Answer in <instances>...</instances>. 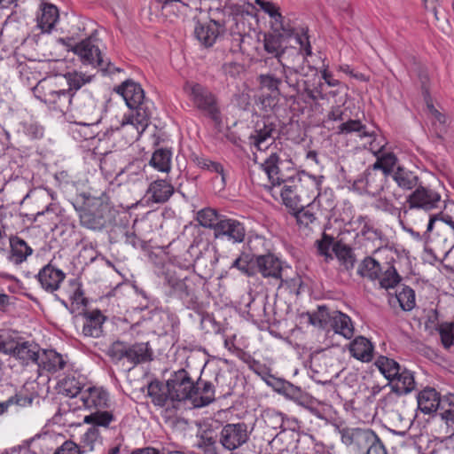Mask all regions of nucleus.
<instances>
[{
    "label": "nucleus",
    "mask_w": 454,
    "mask_h": 454,
    "mask_svg": "<svg viewBox=\"0 0 454 454\" xmlns=\"http://www.w3.org/2000/svg\"><path fill=\"white\" fill-rule=\"evenodd\" d=\"M340 434L341 442L352 454H365L378 437L373 431L361 428H343Z\"/></svg>",
    "instance_id": "nucleus-11"
},
{
    "label": "nucleus",
    "mask_w": 454,
    "mask_h": 454,
    "mask_svg": "<svg viewBox=\"0 0 454 454\" xmlns=\"http://www.w3.org/2000/svg\"><path fill=\"white\" fill-rule=\"evenodd\" d=\"M295 41L300 45V50L297 51L296 49H293V53L297 56L301 53L305 57L310 56L312 54L311 45L307 35V31H302L301 34H297L295 35Z\"/></svg>",
    "instance_id": "nucleus-63"
},
{
    "label": "nucleus",
    "mask_w": 454,
    "mask_h": 454,
    "mask_svg": "<svg viewBox=\"0 0 454 454\" xmlns=\"http://www.w3.org/2000/svg\"><path fill=\"white\" fill-rule=\"evenodd\" d=\"M391 176L396 184L403 190H411L417 187L419 180L414 172L401 166L396 168Z\"/></svg>",
    "instance_id": "nucleus-36"
},
{
    "label": "nucleus",
    "mask_w": 454,
    "mask_h": 454,
    "mask_svg": "<svg viewBox=\"0 0 454 454\" xmlns=\"http://www.w3.org/2000/svg\"><path fill=\"white\" fill-rule=\"evenodd\" d=\"M330 326L333 329L334 333L346 339H351L354 335V325L351 318L340 311H333L331 313Z\"/></svg>",
    "instance_id": "nucleus-32"
},
{
    "label": "nucleus",
    "mask_w": 454,
    "mask_h": 454,
    "mask_svg": "<svg viewBox=\"0 0 454 454\" xmlns=\"http://www.w3.org/2000/svg\"><path fill=\"white\" fill-rule=\"evenodd\" d=\"M387 177L388 176L372 165L355 181L354 185L371 196H377L387 188Z\"/></svg>",
    "instance_id": "nucleus-15"
},
{
    "label": "nucleus",
    "mask_w": 454,
    "mask_h": 454,
    "mask_svg": "<svg viewBox=\"0 0 454 454\" xmlns=\"http://www.w3.org/2000/svg\"><path fill=\"white\" fill-rule=\"evenodd\" d=\"M441 201V195L435 191L418 186L407 198V203L411 209L418 208L431 210L436 208Z\"/></svg>",
    "instance_id": "nucleus-17"
},
{
    "label": "nucleus",
    "mask_w": 454,
    "mask_h": 454,
    "mask_svg": "<svg viewBox=\"0 0 454 454\" xmlns=\"http://www.w3.org/2000/svg\"><path fill=\"white\" fill-rule=\"evenodd\" d=\"M64 78L69 86L67 90H69L70 93H73V90L77 92L83 85L90 83L92 81L93 76L82 72L73 71L65 74Z\"/></svg>",
    "instance_id": "nucleus-48"
},
{
    "label": "nucleus",
    "mask_w": 454,
    "mask_h": 454,
    "mask_svg": "<svg viewBox=\"0 0 454 454\" xmlns=\"http://www.w3.org/2000/svg\"><path fill=\"white\" fill-rule=\"evenodd\" d=\"M286 41L278 34L269 33L264 35L263 48L267 53L277 59L278 64L286 60V54L288 48L283 46Z\"/></svg>",
    "instance_id": "nucleus-27"
},
{
    "label": "nucleus",
    "mask_w": 454,
    "mask_h": 454,
    "mask_svg": "<svg viewBox=\"0 0 454 454\" xmlns=\"http://www.w3.org/2000/svg\"><path fill=\"white\" fill-rule=\"evenodd\" d=\"M442 410L440 416L446 425L454 420V395L450 394L445 395L442 399Z\"/></svg>",
    "instance_id": "nucleus-60"
},
{
    "label": "nucleus",
    "mask_w": 454,
    "mask_h": 454,
    "mask_svg": "<svg viewBox=\"0 0 454 454\" xmlns=\"http://www.w3.org/2000/svg\"><path fill=\"white\" fill-rule=\"evenodd\" d=\"M246 237V228L239 221L226 215L220 217L214 231L215 239H226L233 244L242 243Z\"/></svg>",
    "instance_id": "nucleus-16"
},
{
    "label": "nucleus",
    "mask_w": 454,
    "mask_h": 454,
    "mask_svg": "<svg viewBox=\"0 0 454 454\" xmlns=\"http://www.w3.org/2000/svg\"><path fill=\"white\" fill-rule=\"evenodd\" d=\"M215 400V388L211 382L199 380L194 384V396L192 398L195 407H203L211 403Z\"/></svg>",
    "instance_id": "nucleus-30"
},
{
    "label": "nucleus",
    "mask_w": 454,
    "mask_h": 454,
    "mask_svg": "<svg viewBox=\"0 0 454 454\" xmlns=\"http://www.w3.org/2000/svg\"><path fill=\"white\" fill-rule=\"evenodd\" d=\"M338 135H348L357 133L360 138L372 137L374 136V130H369L359 120H348L337 127Z\"/></svg>",
    "instance_id": "nucleus-37"
},
{
    "label": "nucleus",
    "mask_w": 454,
    "mask_h": 454,
    "mask_svg": "<svg viewBox=\"0 0 454 454\" xmlns=\"http://www.w3.org/2000/svg\"><path fill=\"white\" fill-rule=\"evenodd\" d=\"M147 393L153 405L163 409L168 416H172L178 409L167 383L151 381L147 387Z\"/></svg>",
    "instance_id": "nucleus-14"
},
{
    "label": "nucleus",
    "mask_w": 454,
    "mask_h": 454,
    "mask_svg": "<svg viewBox=\"0 0 454 454\" xmlns=\"http://www.w3.org/2000/svg\"><path fill=\"white\" fill-rule=\"evenodd\" d=\"M276 126L269 120L257 122L254 131L250 135V144L259 151L267 149L274 142Z\"/></svg>",
    "instance_id": "nucleus-20"
},
{
    "label": "nucleus",
    "mask_w": 454,
    "mask_h": 454,
    "mask_svg": "<svg viewBox=\"0 0 454 454\" xmlns=\"http://www.w3.org/2000/svg\"><path fill=\"white\" fill-rule=\"evenodd\" d=\"M301 406L308 410L312 415L320 419H326V405L318 402L310 395L301 404Z\"/></svg>",
    "instance_id": "nucleus-55"
},
{
    "label": "nucleus",
    "mask_w": 454,
    "mask_h": 454,
    "mask_svg": "<svg viewBox=\"0 0 454 454\" xmlns=\"http://www.w3.org/2000/svg\"><path fill=\"white\" fill-rule=\"evenodd\" d=\"M59 391L69 397H81L84 386V378L76 372L68 373L59 383Z\"/></svg>",
    "instance_id": "nucleus-31"
},
{
    "label": "nucleus",
    "mask_w": 454,
    "mask_h": 454,
    "mask_svg": "<svg viewBox=\"0 0 454 454\" xmlns=\"http://www.w3.org/2000/svg\"><path fill=\"white\" fill-rule=\"evenodd\" d=\"M193 161L200 168L207 169L209 171L220 174L223 184H225V174L223 167L220 163L212 161L202 156H194Z\"/></svg>",
    "instance_id": "nucleus-56"
},
{
    "label": "nucleus",
    "mask_w": 454,
    "mask_h": 454,
    "mask_svg": "<svg viewBox=\"0 0 454 454\" xmlns=\"http://www.w3.org/2000/svg\"><path fill=\"white\" fill-rule=\"evenodd\" d=\"M307 316L309 324L314 326L325 328L327 322H330L331 313L325 306H319L316 313H308Z\"/></svg>",
    "instance_id": "nucleus-57"
},
{
    "label": "nucleus",
    "mask_w": 454,
    "mask_h": 454,
    "mask_svg": "<svg viewBox=\"0 0 454 454\" xmlns=\"http://www.w3.org/2000/svg\"><path fill=\"white\" fill-rule=\"evenodd\" d=\"M218 435H213L212 432L204 431L197 442L198 449L204 454H219Z\"/></svg>",
    "instance_id": "nucleus-45"
},
{
    "label": "nucleus",
    "mask_w": 454,
    "mask_h": 454,
    "mask_svg": "<svg viewBox=\"0 0 454 454\" xmlns=\"http://www.w3.org/2000/svg\"><path fill=\"white\" fill-rule=\"evenodd\" d=\"M428 109L432 116V124L439 137H442L447 130L448 118L445 114L440 113L433 105H428Z\"/></svg>",
    "instance_id": "nucleus-54"
},
{
    "label": "nucleus",
    "mask_w": 454,
    "mask_h": 454,
    "mask_svg": "<svg viewBox=\"0 0 454 454\" xmlns=\"http://www.w3.org/2000/svg\"><path fill=\"white\" fill-rule=\"evenodd\" d=\"M279 65L281 67V74L283 75L284 82L294 92H298L300 90V77L298 70L290 67L287 60L280 63Z\"/></svg>",
    "instance_id": "nucleus-49"
},
{
    "label": "nucleus",
    "mask_w": 454,
    "mask_h": 454,
    "mask_svg": "<svg viewBox=\"0 0 454 454\" xmlns=\"http://www.w3.org/2000/svg\"><path fill=\"white\" fill-rule=\"evenodd\" d=\"M294 211V216L300 227L309 228L317 222V216L308 207L298 208Z\"/></svg>",
    "instance_id": "nucleus-59"
},
{
    "label": "nucleus",
    "mask_w": 454,
    "mask_h": 454,
    "mask_svg": "<svg viewBox=\"0 0 454 454\" xmlns=\"http://www.w3.org/2000/svg\"><path fill=\"white\" fill-rule=\"evenodd\" d=\"M106 355L114 363L126 361L131 368L153 359V350L149 342L128 343L116 340L109 346Z\"/></svg>",
    "instance_id": "nucleus-2"
},
{
    "label": "nucleus",
    "mask_w": 454,
    "mask_h": 454,
    "mask_svg": "<svg viewBox=\"0 0 454 454\" xmlns=\"http://www.w3.org/2000/svg\"><path fill=\"white\" fill-rule=\"evenodd\" d=\"M312 205H317L324 211H330L334 207L333 196L332 192H317V195L313 199Z\"/></svg>",
    "instance_id": "nucleus-61"
},
{
    "label": "nucleus",
    "mask_w": 454,
    "mask_h": 454,
    "mask_svg": "<svg viewBox=\"0 0 454 454\" xmlns=\"http://www.w3.org/2000/svg\"><path fill=\"white\" fill-rule=\"evenodd\" d=\"M333 251L346 270L353 269L356 259L352 249L348 245L341 241H336L333 244Z\"/></svg>",
    "instance_id": "nucleus-42"
},
{
    "label": "nucleus",
    "mask_w": 454,
    "mask_h": 454,
    "mask_svg": "<svg viewBox=\"0 0 454 454\" xmlns=\"http://www.w3.org/2000/svg\"><path fill=\"white\" fill-rule=\"evenodd\" d=\"M278 391L286 399L294 402L300 406L309 395V394L303 391L301 387L288 381L283 382Z\"/></svg>",
    "instance_id": "nucleus-43"
},
{
    "label": "nucleus",
    "mask_w": 454,
    "mask_h": 454,
    "mask_svg": "<svg viewBox=\"0 0 454 454\" xmlns=\"http://www.w3.org/2000/svg\"><path fill=\"white\" fill-rule=\"evenodd\" d=\"M262 88L268 90L270 93L280 94L279 86L282 79L276 77L273 74H261L258 77Z\"/></svg>",
    "instance_id": "nucleus-58"
},
{
    "label": "nucleus",
    "mask_w": 454,
    "mask_h": 454,
    "mask_svg": "<svg viewBox=\"0 0 454 454\" xmlns=\"http://www.w3.org/2000/svg\"><path fill=\"white\" fill-rule=\"evenodd\" d=\"M382 268L379 262L371 256L365 257L358 265L357 274L362 278H366L372 281L380 278Z\"/></svg>",
    "instance_id": "nucleus-38"
},
{
    "label": "nucleus",
    "mask_w": 454,
    "mask_h": 454,
    "mask_svg": "<svg viewBox=\"0 0 454 454\" xmlns=\"http://www.w3.org/2000/svg\"><path fill=\"white\" fill-rule=\"evenodd\" d=\"M167 384L178 407L183 401L192 400L194 396V382L184 369L174 372Z\"/></svg>",
    "instance_id": "nucleus-12"
},
{
    "label": "nucleus",
    "mask_w": 454,
    "mask_h": 454,
    "mask_svg": "<svg viewBox=\"0 0 454 454\" xmlns=\"http://www.w3.org/2000/svg\"><path fill=\"white\" fill-rule=\"evenodd\" d=\"M66 364V359L55 350L44 349L39 354L38 367L50 373H55L63 370Z\"/></svg>",
    "instance_id": "nucleus-25"
},
{
    "label": "nucleus",
    "mask_w": 454,
    "mask_h": 454,
    "mask_svg": "<svg viewBox=\"0 0 454 454\" xmlns=\"http://www.w3.org/2000/svg\"><path fill=\"white\" fill-rule=\"evenodd\" d=\"M276 20H271V28L273 34H278L282 38L287 40L291 38L294 30V27L290 25L288 20H286L285 17L282 14H275Z\"/></svg>",
    "instance_id": "nucleus-51"
},
{
    "label": "nucleus",
    "mask_w": 454,
    "mask_h": 454,
    "mask_svg": "<svg viewBox=\"0 0 454 454\" xmlns=\"http://www.w3.org/2000/svg\"><path fill=\"white\" fill-rule=\"evenodd\" d=\"M418 407L425 414L436 411L442 403L439 394L434 388H425L417 396Z\"/></svg>",
    "instance_id": "nucleus-34"
},
{
    "label": "nucleus",
    "mask_w": 454,
    "mask_h": 454,
    "mask_svg": "<svg viewBox=\"0 0 454 454\" xmlns=\"http://www.w3.org/2000/svg\"><path fill=\"white\" fill-rule=\"evenodd\" d=\"M172 153L168 149L156 150L150 160V165L160 172L168 173L171 168Z\"/></svg>",
    "instance_id": "nucleus-41"
},
{
    "label": "nucleus",
    "mask_w": 454,
    "mask_h": 454,
    "mask_svg": "<svg viewBox=\"0 0 454 454\" xmlns=\"http://www.w3.org/2000/svg\"><path fill=\"white\" fill-rule=\"evenodd\" d=\"M378 280L381 288L389 289L401 281V277L394 266H388L382 275L380 274Z\"/></svg>",
    "instance_id": "nucleus-52"
},
{
    "label": "nucleus",
    "mask_w": 454,
    "mask_h": 454,
    "mask_svg": "<svg viewBox=\"0 0 454 454\" xmlns=\"http://www.w3.org/2000/svg\"><path fill=\"white\" fill-rule=\"evenodd\" d=\"M69 112L80 121L82 125L96 123L100 116V110L92 94L88 90L74 92Z\"/></svg>",
    "instance_id": "nucleus-7"
},
{
    "label": "nucleus",
    "mask_w": 454,
    "mask_h": 454,
    "mask_svg": "<svg viewBox=\"0 0 454 454\" xmlns=\"http://www.w3.org/2000/svg\"><path fill=\"white\" fill-rule=\"evenodd\" d=\"M397 157L394 153H382L378 155L376 161L372 164V166L383 172L387 176L392 175L395 166L397 163Z\"/></svg>",
    "instance_id": "nucleus-47"
},
{
    "label": "nucleus",
    "mask_w": 454,
    "mask_h": 454,
    "mask_svg": "<svg viewBox=\"0 0 454 454\" xmlns=\"http://www.w3.org/2000/svg\"><path fill=\"white\" fill-rule=\"evenodd\" d=\"M174 193V186L165 179L152 182L147 189L149 200L154 203H165Z\"/></svg>",
    "instance_id": "nucleus-28"
},
{
    "label": "nucleus",
    "mask_w": 454,
    "mask_h": 454,
    "mask_svg": "<svg viewBox=\"0 0 454 454\" xmlns=\"http://www.w3.org/2000/svg\"><path fill=\"white\" fill-rule=\"evenodd\" d=\"M254 264L258 272L264 278L274 280L278 287L284 286H295L294 279L289 278L287 271L291 268L271 254L258 255L255 257Z\"/></svg>",
    "instance_id": "nucleus-6"
},
{
    "label": "nucleus",
    "mask_w": 454,
    "mask_h": 454,
    "mask_svg": "<svg viewBox=\"0 0 454 454\" xmlns=\"http://www.w3.org/2000/svg\"><path fill=\"white\" fill-rule=\"evenodd\" d=\"M117 92L121 94L125 100L129 108H133L134 106H137L145 101V94L141 86L132 81L124 82L117 89Z\"/></svg>",
    "instance_id": "nucleus-26"
},
{
    "label": "nucleus",
    "mask_w": 454,
    "mask_h": 454,
    "mask_svg": "<svg viewBox=\"0 0 454 454\" xmlns=\"http://www.w3.org/2000/svg\"><path fill=\"white\" fill-rule=\"evenodd\" d=\"M185 90L194 106L206 113L214 121L220 122L221 115L215 97L199 83H187Z\"/></svg>",
    "instance_id": "nucleus-10"
},
{
    "label": "nucleus",
    "mask_w": 454,
    "mask_h": 454,
    "mask_svg": "<svg viewBox=\"0 0 454 454\" xmlns=\"http://www.w3.org/2000/svg\"><path fill=\"white\" fill-rule=\"evenodd\" d=\"M280 157L277 153L270 156L259 166V168L267 176L270 186L269 190L272 196L279 194L283 204L291 210L300 207L301 194H299V183L301 178L291 177L286 179L280 173Z\"/></svg>",
    "instance_id": "nucleus-1"
},
{
    "label": "nucleus",
    "mask_w": 454,
    "mask_h": 454,
    "mask_svg": "<svg viewBox=\"0 0 454 454\" xmlns=\"http://www.w3.org/2000/svg\"><path fill=\"white\" fill-rule=\"evenodd\" d=\"M10 247L11 250L8 260L16 265L25 262L33 253V249L27 242L19 237H12L10 239Z\"/></svg>",
    "instance_id": "nucleus-35"
},
{
    "label": "nucleus",
    "mask_w": 454,
    "mask_h": 454,
    "mask_svg": "<svg viewBox=\"0 0 454 454\" xmlns=\"http://www.w3.org/2000/svg\"><path fill=\"white\" fill-rule=\"evenodd\" d=\"M82 334L86 337L99 338L103 335V325L106 317L101 311L95 309L84 313Z\"/></svg>",
    "instance_id": "nucleus-24"
},
{
    "label": "nucleus",
    "mask_w": 454,
    "mask_h": 454,
    "mask_svg": "<svg viewBox=\"0 0 454 454\" xmlns=\"http://www.w3.org/2000/svg\"><path fill=\"white\" fill-rule=\"evenodd\" d=\"M79 399L82 406L91 412L97 410L108 409L111 405L109 393L101 387H88L81 392Z\"/></svg>",
    "instance_id": "nucleus-18"
},
{
    "label": "nucleus",
    "mask_w": 454,
    "mask_h": 454,
    "mask_svg": "<svg viewBox=\"0 0 454 454\" xmlns=\"http://www.w3.org/2000/svg\"><path fill=\"white\" fill-rule=\"evenodd\" d=\"M203 284L202 277L197 274L182 277L170 270L164 273V285L169 289V294L182 300H197L198 289Z\"/></svg>",
    "instance_id": "nucleus-4"
},
{
    "label": "nucleus",
    "mask_w": 454,
    "mask_h": 454,
    "mask_svg": "<svg viewBox=\"0 0 454 454\" xmlns=\"http://www.w3.org/2000/svg\"><path fill=\"white\" fill-rule=\"evenodd\" d=\"M374 365L388 381L396 376L402 369V366L396 361L384 356H379L375 360Z\"/></svg>",
    "instance_id": "nucleus-44"
},
{
    "label": "nucleus",
    "mask_w": 454,
    "mask_h": 454,
    "mask_svg": "<svg viewBox=\"0 0 454 454\" xmlns=\"http://www.w3.org/2000/svg\"><path fill=\"white\" fill-rule=\"evenodd\" d=\"M387 385L398 395H408L416 388L414 374L411 371L402 367L397 375L393 377Z\"/></svg>",
    "instance_id": "nucleus-22"
},
{
    "label": "nucleus",
    "mask_w": 454,
    "mask_h": 454,
    "mask_svg": "<svg viewBox=\"0 0 454 454\" xmlns=\"http://www.w3.org/2000/svg\"><path fill=\"white\" fill-rule=\"evenodd\" d=\"M373 349L372 342L364 336L355 338L349 344V352L352 356L364 363L372 360Z\"/></svg>",
    "instance_id": "nucleus-29"
},
{
    "label": "nucleus",
    "mask_w": 454,
    "mask_h": 454,
    "mask_svg": "<svg viewBox=\"0 0 454 454\" xmlns=\"http://www.w3.org/2000/svg\"><path fill=\"white\" fill-rule=\"evenodd\" d=\"M252 431L243 421L226 423L219 431V444L223 450L233 452L249 442Z\"/></svg>",
    "instance_id": "nucleus-8"
},
{
    "label": "nucleus",
    "mask_w": 454,
    "mask_h": 454,
    "mask_svg": "<svg viewBox=\"0 0 454 454\" xmlns=\"http://www.w3.org/2000/svg\"><path fill=\"white\" fill-rule=\"evenodd\" d=\"M334 243L335 242L333 238L325 233L323 234V237L320 240L317 241V250L321 255L325 257L326 262L333 259V255L330 253V250H333Z\"/></svg>",
    "instance_id": "nucleus-62"
},
{
    "label": "nucleus",
    "mask_w": 454,
    "mask_h": 454,
    "mask_svg": "<svg viewBox=\"0 0 454 454\" xmlns=\"http://www.w3.org/2000/svg\"><path fill=\"white\" fill-rule=\"evenodd\" d=\"M129 109L130 113L122 117L121 127L135 129V137L138 138L149 124L153 114L152 104L147 101Z\"/></svg>",
    "instance_id": "nucleus-13"
},
{
    "label": "nucleus",
    "mask_w": 454,
    "mask_h": 454,
    "mask_svg": "<svg viewBox=\"0 0 454 454\" xmlns=\"http://www.w3.org/2000/svg\"><path fill=\"white\" fill-rule=\"evenodd\" d=\"M40 15L37 16V27L43 33H49L59 20V10L52 4H43L40 8Z\"/></svg>",
    "instance_id": "nucleus-33"
},
{
    "label": "nucleus",
    "mask_w": 454,
    "mask_h": 454,
    "mask_svg": "<svg viewBox=\"0 0 454 454\" xmlns=\"http://www.w3.org/2000/svg\"><path fill=\"white\" fill-rule=\"evenodd\" d=\"M40 350L37 344L20 339H4L0 341V352L12 356L27 365L37 364Z\"/></svg>",
    "instance_id": "nucleus-9"
},
{
    "label": "nucleus",
    "mask_w": 454,
    "mask_h": 454,
    "mask_svg": "<svg viewBox=\"0 0 454 454\" xmlns=\"http://www.w3.org/2000/svg\"><path fill=\"white\" fill-rule=\"evenodd\" d=\"M231 267L238 269L247 276H252L254 273L250 266V255L247 254H241L233 261Z\"/></svg>",
    "instance_id": "nucleus-64"
},
{
    "label": "nucleus",
    "mask_w": 454,
    "mask_h": 454,
    "mask_svg": "<svg viewBox=\"0 0 454 454\" xmlns=\"http://www.w3.org/2000/svg\"><path fill=\"white\" fill-rule=\"evenodd\" d=\"M82 224L91 230H101L106 225V220L99 210L85 211L81 215Z\"/></svg>",
    "instance_id": "nucleus-50"
},
{
    "label": "nucleus",
    "mask_w": 454,
    "mask_h": 454,
    "mask_svg": "<svg viewBox=\"0 0 454 454\" xmlns=\"http://www.w3.org/2000/svg\"><path fill=\"white\" fill-rule=\"evenodd\" d=\"M0 391L8 392L6 399L0 401V416L7 413L10 407L17 405L20 407L30 406L34 397L22 393V391H15L9 386H0Z\"/></svg>",
    "instance_id": "nucleus-23"
},
{
    "label": "nucleus",
    "mask_w": 454,
    "mask_h": 454,
    "mask_svg": "<svg viewBox=\"0 0 454 454\" xmlns=\"http://www.w3.org/2000/svg\"><path fill=\"white\" fill-rule=\"evenodd\" d=\"M59 42L67 46L68 51L76 54L85 65L98 67L109 74L121 71L120 68L114 67L110 61L104 59L98 45L91 37L86 38L79 43H73L72 39L68 37L59 38Z\"/></svg>",
    "instance_id": "nucleus-3"
},
{
    "label": "nucleus",
    "mask_w": 454,
    "mask_h": 454,
    "mask_svg": "<svg viewBox=\"0 0 454 454\" xmlns=\"http://www.w3.org/2000/svg\"><path fill=\"white\" fill-rule=\"evenodd\" d=\"M223 216V215L219 214L215 209L205 207L198 211L196 220L202 227L211 229L215 231L216 223H218L220 217Z\"/></svg>",
    "instance_id": "nucleus-46"
},
{
    "label": "nucleus",
    "mask_w": 454,
    "mask_h": 454,
    "mask_svg": "<svg viewBox=\"0 0 454 454\" xmlns=\"http://www.w3.org/2000/svg\"><path fill=\"white\" fill-rule=\"evenodd\" d=\"M115 420L116 419L114 413L107 409L94 411L83 418L85 424L102 427H108L109 425Z\"/></svg>",
    "instance_id": "nucleus-40"
},
{
    "label": "nucleus",
    "mask_w": 454,
    "mask_h": 454,
    "mask_svg": "<svg viewBox=\"0 0 454 454\" xmlns=\"http://www.w3.org/2000/svg\"><path fill=\"white\" fill-rule=\"evenodd\" d=\"M395 298L400 307L405 311H410L415 307V292L409 286L403 287L395 294Z\"/></svg>",
    "instance_id": "nucleus-53"
},
{
    "label": "nucleus",
    "mask_w": 454,
    "mask_h": 454,
    "mask_svg": "<svg viewBox=\"0 0 454 454\" xmlns=\"http://www.w3.org/2000/svg\"><path fill=\"white\" fill-rule=\"evenodd\" d=\"M221 24L214 20L197 22L194 28L195 37L205 47H211L220 35Z\"/></svg>",
    "instance_id": "nucleus-21"
},
{
    "label": "nucleus",
    "mask_w": 454,
    "mask_h": 454,
    "mask_svg": "<svg viewBox=\"0 0 454 454\" xmlns=\"http://www.w3.org/2000/svg\"><path fill=\"white\" fill-rule=\"evenodd\" d=\"M36 98L53 110L66 113L69 111L73 93L58 88L51 80H42L34 88Z\"/></svg>",
    "instance_id": "nucleus-5"
},
{
    "label": "nucleus",
    "mask_w": 454,
    "mask_h": 454,
    "mask_svg": "<svg viewBox=\"0 0 454 454\" xmlns=\"http://www.w3.org/2000/svg\"><path fill=\"white\" fill-rule=\"evenodd\" d=\"M65 278L66 274L64 271L54 266L51 262L44 265L36 275L40 286L50 294L58 291Z\"/></svg>",
    "instance_id": "nucleus-19"
},
{
    "label": "nucleus",
    "mask_w": 454,
    "mask_h": 454,
    "mask_svg": "<svg viewBox=\"0 0 454 454\" xmlns=\"http://www.w3.org/2000/svg\"><path fill=\"white\" fill-rule=\"evenodd\" d=\"M324 179L323 176H311L307 175L305 176L304 179H301V182L299 183V188H301L302 190L300 191L299 194H301L302 196L307 197L308 199L314 198L317 195V192H320V187L322 181Z\"/></svg>",
    "instance_id": "nucleus-39"
}]
</instances>
